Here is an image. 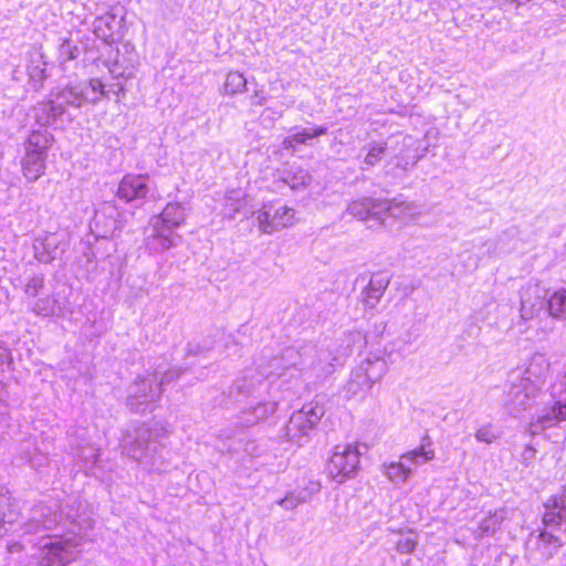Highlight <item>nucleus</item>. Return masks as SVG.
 Segmentation results:
<instances>
[{
  "instance_id": "nucleus-1",
  "label": "nucleus",
  "mask_w": 566,
  "mask_h": 566,
  "mask_svg": "<svg viewBox=\"0 0 566 566\" xmlns=\"http://www.w3.org/2000/svg\"><path fill=\"white\" fill-rule=\"evenodd\" d=\"M360 452L357 443L336 446L326 463L329 478L343 483L356 475L359 470Z\"/></svg>"
},
{
  "instance_id": "nucleus-2",
  "label": "nucleus",
  "mask_w": 566,
  "mask_h": 566,
  "mask_svg": "<svg viewBox=\"0 0 566 566\" xmlns=\"http://www.w3.org/2000/svg\"><path fill=\"white\" fill-rule=\"evenodd\" d=\"M186 220L185 208L178 202H168L153 223V238L161 249L174 245V232Z\"/></svg>"
},
{
  "instance_id": "nucleus-3",
  "label": "nucleus",
  "mask_w": 566,
  "mask_h": 566,
  "mask_svg": "<svg viewBox=\"0 0 566 566\" xmlns=\"http://www.w3.org/2000/svg\"><path fill=\"white\" fill-rule=\"evenodd\" d=\"M324 413V406L321 402L314 400L305 402L291 416V430L305 434L317 426Z\"/></svg>"
},
{
  "instance_id": "nucleus-4",
  "label": "nucleus",
  "mask_w": 566,
  "mask_h": 566,
  "mask_svg": "<svg viewBox=\"0 0 566 566\" xmlns=\"http://www.w3.org/2000/svg\"><path fill=\"white\" fill-rule=\"evenodd\" d=\"M148 181L147 174H127L119 181L116 196L126 202L144 199L148 193Z\"/></svg>"
},
{
  "instance_id": "nucleus-5",
  "label": "nucleus",
  "mask_w": 566,
  "mask_h": 566,
  "mask_svg": "<svg viewBox=\"0 0 566 566\" xmlns=\"http://www.w3.org/2000/svg\"><path fill=\"white\" fill-rule=\"evenodd\" d=\"M542 522L545 527L553 528L566 524V488L552 494L544 503Z\"/></svg>"
},
{
  "instance_id": "nucleus-6",
  "label": "nucleus",
  "mask_w": 566,
  "mask_h": 566,
  "mask_svg": "<svg viewBox=\"0 0 566 566\" xmlns=\"http://www.w3.org/2000/svg\"><path fill=\"white\" fill-rule=\"evenodd\" d=\"M45 168V153L44 150H29L22 163V171L29 181L39 179Z\"/></svg>"
},
{
  "instance_id": "nucleus-7",
  "label": "nucleus",
  "mask_w": 566,
  "mask_h": 566,
  "mask_svg": "<svg viewBox=\"0 0 566 566\" xmlns=\"http://www.w3.org/2000/svg\"><path fill=\"white\" fill-rule=\"evenodd\" d=\"M326 133L327 128L323 126L297 129L285 137L282 145L285 149H295L296 146L307 144L310 140L323 136Z\"/></svg>"
},
{
  "instance_id": "nucleus-8",
  "label": "nucleus",
  "mask_w": 566,
  "mask_h": 566,
  "mask_svg": "<svg viewBox=\"0 0 566 566\" xmlns=\"http://www.w3.org/2000/svg\"><path fill=\"white\" fill-rule=\"evenodd\" d=\"M436 458V451L432 448V442L428 436L422 439L419 447L405 452L401 459L408 460L411 463L419 464L430 462Z\"/></svg>"
},
{
  "instance_id": "nucleus-9",
  "label": "nucleus",
  "mask_w": 566,
  "mask_h": 566,
  "mask_svg": "<svg viewBox=\"0 0 566 566\" xmlns=\"http://www.w3.org/2000/svg\"><path fill=\"white\" fill-rule=\"evenodd\" d=\"M547 310L555 319L566 318V289L554 291L547 298Z\"/></svg>"
},
{
  "instance_id": "nucleus-10",
  "label": "nucleus",
  "mask_w": 566,
  "mask_h": 566,
  "mask_svg": "<svg viewBox=\"0 0 566 566\" xmlns=\"http://www.w3.org/2000/svg\"><path fill=\"white\" fill-rule=\"evenodd\" d=\"M272 217L275 231L279 229L291 227L296 221L294 209L287 206L277 208L273 212Z\"/></svg>"
},
{
  "instance_id": "nucleus-11",
  "label": "nucleus",
  "mask_w": 566,
  "mask_h": 566,
  "mask_svg": "<svg viewBox=\"0 0 566 566\" xmlns=\"http://www.w3.org/2000/svg\"><path fill=\"white\" fill-rule=\"evenodd\" d=\"M385 473L392 482H405L409 479L411 470L401 462H390L385 465Z\"/></svg>"
},
{
  "instance_id": "nucleus-12",
  "label": "nucleus",
  "mask_w": 566,
  "mask_h": 566,
  "mask_svg": "<svg viewBox=\"0 0 566 566\" xmlns=\"http://www.w3.org/2000/svg\"><path fill=\"white\" fill-rule=\"evenodd\" d=\"M90 84L94 92H98L103 96H108L111 93L120 94L124 92V86L122 83L108 85L101 78H92Z\"/></svg>"
},
{
  "instance_id": "nucleus-13",
  "label": "nucleus",
  "mask_w": 566,
  "mask_h": 566,
  "mask_svg": "<svg viewBox=\"0 0 566 566\" xmlns=\"http://www.w3.org/2000/svg\"><path fill=\"white\" fill-rule=\"evenodd\" d=\"M387 149V143H374L368 147L367 154L365 156V164L368 166H375L378 164Z\"/></svg>"
},
{
  "instance_id": "nucleus-14",
  "label": "nucleus",
  "mask_w": 566,
  "mask_h": 566,
  "mask_svg": "<svg viewBox=\"0 0 566 566\" xmlns=\"http://www.w3.org/2000/svg\"><path fill=\"white\" fill-rule=\"evenodd\" d=\"M256 221L259 230L262 233L270 234L274 232V226H273V217L270 213V211L266 210H260L256 212Z\"/></svg>"
},
{
  "instance_id": "nucleus-15",
  "label": "nucleus",
  "mask_w": 566,
  "mask_h": 566,
  "mask_svg": "<svg viewBox=\"0 0 566 566\" xmlns=\"http://www.w3.org/2000/svg\"><path fill=\"white\" fill-rule=\"evenodd\" d=\"M551 418L556 421H566V403L554 402L549 408Z\"/></svg>"
},
{
  "instance_id": "nucleus-16",
  "label": "nucleus",
  "mask_w": 566,
  "mask_h": 566,
  "mask_svg": "<svg viewBox=\"0 0 566 566\" xmlns=\"http://www.w3.org/2000/svg\"><path fill=\"white\" fill-rule=\"evenodd\" d=\"M475 438L481 442L492 443L496 440L497 436L491 426H484L476 431Z\"/></svg>"
},
{
  "instance_id": "nucleus-17",
  "label": "nucleus",
  "mask_w": 566,
  "mask_h": 566,
  "mask_svg": "<svg viewBox=\"0 0 566 566\" xmlns=\"http://www.w3.org/2000/svg\"><path fill=\"white\" fill-rule=\"evenodd\" d=\"M416 546L417 541L413 538H406L397 542V549L401 553H412Z\"/></svg>"
},
{
  "instance_id": "nucleus-18",
  "label": "nucleus",
  "mask_w": 566,
  "mask_h": 566,
  "mask_svg": "<svg viewBox=\"0 0 566 566\" xmlns=\"http://www.w3.org/2000/svg\"><path fill=\"white\" fill-rule=\"evenodd\" d=\"M35 256L39 261H42V262H49V261H52L53 260V256H48L45 258L42 253H40L38 251V245H35Z\"/></svg>"
},
{
  "instance_id": "nucleus-19",
  "label": "nucleus",
  "mask_w": 566,
  "mask_h": 566,
  "mask_svg": "<svg viewBox=\"0 0 566 566\" xmlns=\"http://www.w3.org/2000/svg\"><path fill=\"white\" fill-rule=\"evenodd\" d=\"M539 537L543 539V541H548L547 537H553L552 535H549L548 533L546 532H541L539 534Z\"/></svg>"
},
{
  "instance_id": "nucleus-20",
  "label": "nucleus",
  "mask_w": 566,
  "mask_h": 566,
  "mask_svg": "<svg viewBox=\"0 0 566 566\" xmlns=\"http://www.w3.org/2000/svg\"><path fill=\"white\" fill-rule=\"evenodd\" d=\"M544 364H545V368H544V369H545V371H547V370H548V366H549V364H548V363H546V361H544Z\"/></svg>"
}]
</instances>
